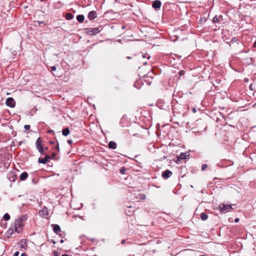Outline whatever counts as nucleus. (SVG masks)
Wrapping results in <instances>:
<instances>
[{
    "mask_svg": "<svg viewBox=\"0 0 256 256\" xmlns=\"http://www.w3.org/2000/svg\"><path fill=\"white\" fill-rule=\"evenodd\" d=\"M14 228L12 226L8 230L9 232H11L12 233L13 232L14 228L15 232L18 233H20L22 232V228L23 226L22 223L21 222V220L20 219H16L14 222Z\"/></svg>",
    "mask_w": 256,
    "mask_h": 256,
    "instance_id": "nucleus-1",
    "label": "nucleus"
},
{
    "mask_svg": "<svg viewBox=\"0 0 256 256\" xmlns=\"http://www.w3.org/2000/svg\"><path fill=\"white\" fill-rule=\"evenodd\" d=\"M232 209L230 205H226L225 204H222L220 205V211L222 213H226L230 212Z\"/></svg>",
    "mask_w": 256,
    "mask_h": 256,
    "instance_id": "nucleus-2",
    "label": "nucleus"
},
{
    "mask_svg": "<svg viewBox=\"0 0 256 256\" xmlns=\"http://www.w3.org/2000/svg\"><path fill=\"white\" fill-rule=\"evenodd\" d=\"M6 104L7 106L13 108L16 106V102L12 98H8L6 100Z\"/></svg>",
    "mask_w": 256,
    "mask_h": 256,
    "instance_id": "nucleus-3",
    "label": "nucleus"
},
{
    "mask_svg": "<svg viewBox=\"0 0 256 256\" xmlns=\"http://www.w3.org/2000/svg\"><path fill=\"white\" fill-rule=\"evenodd\" d=\"M40 215L45 218H48V212L47 208H44L39 212Z\"/></svg>",
    "mask_w": 256,
    "mask_h": 256,
    "instance_id": "nucleus-4",
    "label": "nucleus"
},
{
    "mask_svg": "<svg viewBox=\"0 0 256 256\" xmlns=\"http://www.w3.org/2000/svg\"><path fill=\"white\" fill-rule=\"evenodd\" d=\"M172 174V172H171L170 170H164L162 173V177L164 179V180H166L168 179V178H169L170 176H171Z\"/></svg>",
    "mask_w": 256,
    "mask_h": 256,
    "instance_id": "nucleus-5",
    "label": "nucleus"
},
{
    "mask_svg": "<svg viewBox=\"0 0 256 256\" xmlns=\"http://www.w3.org/2000/svg\"><path fill=\"white\" fill-rule=\"evenodd\" d=\"M97 17V14L96 11L92 10L90 12L88 16V18L90 20H94Z\"/></svg>",
    "mask_w": 256,
    "mask_h": 256,
    "instance_id": "nucleus-6",
    "label": "nucleus"
},
{
    "mask_svg": "<svg viewBox=\"0 0 256 256\" xmlns=\"http://www.w3.org/2000/svg\"><path fill=\"white\" fill-rule=\"evenodd\" d=\"M52 226L53 228L54 232L57 234H60V233L61 232L60 228L58 224H52Z\"/></svg>",
    "mask_w": 256,
    "mask_h": 256,
    "instance_id": "nucleus-7",
    "label": "nucleus"
},
{
    "mask_svg": "<svg viewBox=\"0 0 256 256\" xmlns=\"http://www.w3.org/2000/svg\"><path fill=\"white\" fill-rule=\"evenodd\" d=\"M162 5L161 2L159 0H156L152 4V7L156 10L159 9Z\"/></svg>",
    "mask_w": 256,
    "mask_h": 256,
    "instance_id": "nucleus-8",
    "label": "nucleus"
},
{
    "mask_svg": "<svg viewBox=\"0 0 256 256\" xmlns=\"http://www.w3.org/2000/svg\"><path fill=\"white\" fill-rule=\"evenodd\" d=\"M100 32L98 28H91L90 29L88 33L91 35H94L98 34Z\"/></svg>",
    "mask_w": 256,
    "mask_h": 256,
    "instance_id": "nucleus-9",
    "label": "nucleus"
},
{
    "mask_svg": "<svg viewBox=\"0 0 256 256\" xmlns=\"http://www.w3.org/2000/svg\"><path fill=\"white\" fill-rule=\"evenodd\" d=\"M42 141L41 138H38L36 140V148L37 150L42 147Z\"/></svg>",
    "mask_w": 256,
    "mask_h": 256,
    "instance_id": "nucleus-10",
    "label": "nucleus"
},
{
    "mask_svg": "<svg viewBox=\"0 0 256 256\" xmlns=\"http://www.w3.org/2000/svg\"><path fill=\"white\" fill-rule=\"evenodd\" d=\"M108 148L111 149H116L117 146V144L114 141H110L108 144Z\"/></svg>",
    "mask_w": 256,
    "mask_h": 256,
    "instance_id": "nucleus-11",
    "label": "nucleus"
},
{
    "mask_svg": "<svg viewBox=\"0 0 256 256\" xmlns=\"http://www.w3.org/2000/svg\"><path fill=\"white\" fill-rule=\"evenodd\" d=\"M188 152H182L179 156L180 160H185L189 156Z\"/></svg>",
    "mask_w": 256,
    "mask_h": 256,
    "instance_id": "nucleus-12",
    "label": "nucleus"
},
{
    "mask_svg": "<svg viewBox=\"0 0 256 256\" xmlns=\"http://www.w3.org/2000/svg\"><path fill=\"white\" fill-rule=\"evenodd\" d=\"M28 174L26 172H24L20 174V178L21 180H24L28 178Z\"/></svg>",
    "mask_w": 256,
    "mask_h": 256,
    "instance_id": "nucleus-13",
    "label": "nucleus"
},
{
    "mask_svg": "<svg viewBox=\"0 0 256 256\" xmlns=\"http://www.w3.org/2000/svg\"><path fill=\"white\" fill-rule=\"evenodd\" d=\"M84 16L82 14H79L76 16V20L79 22H82L84 20Z\"/></svg>",
    "mask_w": 256,
    "mask_h": 256,
    "instance_id": "nucleus-14",
    "label": "nucleus"
},
{
    "mask_svg": "<svg viewBox=\"0 0 256 256\" xmlns=\"http://www.w3.org/2000/svg\"><path fill=\"white\" fill-rule=\"evenodd\" d=\"M208 214L205 212H202L200 214V218L202 220H206L208 219Z\"/></svg>",
    "mask_w": 256,
    "mask_h": 256,
    "instance_id": "nucleus-15",
    "label": "nucleus"
},
{
    "mask_svg": "<svg viewBox=\"0 0 256 256\" xmlns=\"http://www.w3.org/2000/svg\"><path fill=\"white\" fill-rule=\"evenodd\" d=\"M65 18L67 20H71L74 18V16L71 13H67Z\"/></svg>",
    "mask_w": 256,
    "mask_h": 256,
    "instance_id": "nucleus-16",
    "label": "nucleus"
},
{
    "mask_svg": "<svg viewBox=\"0 0 256 256\" xmlns=\"http://www.w3.org/2000/svg\"><path fill=\"white\" fill-rule=\"evenodd\" d=\"M70 134V130L68 128H65L62 130V134L64 136H67Z\"/></svg>",
    "mask_w": 256,
    "mask_h": 256,
    "instance_id": "nucleus-17",
    "label": "nucleus"
},
{
    "mask_svg": "<svg viewBox=\"0 0 256 256\" xmlns=\"http://www.w3.org/2000/svg\"><path fill=\"white\" fill-rule=\"evenodd\" d=\"M38 162L39 163L42 164H46L47 162L46 160L45 159V158H39L38 159Z\"/></svg>",
    "mask_w": 256,
    "mask_h": 256,
    "instance_id": "nucleus-18",
    "label": "nucleus"
},
{
    "mask_svg": "<svg viewBox=\"0 0 256 256\" xmlns=\"http://www.w3.org/2000/svg\"><path fill=\"white\" fill-rule=\"evenodd\" d=\"M126 168L124 167H122L120 168V172L121 174H124L126 173Z\"/></svg>",
    "mask_w": 256,
    "mask_h": 256,
    "instance_id": "nucleus-19",
    "label": "nucleus"
},
{
    "mask_svg": "<svg viewBox=\"0 0 256 256\" xmlns=\"http://www.w3.org/2000/svg\"><path fill=\"white\" fill-rule=\"evenodd\" d=\"M3 218L6 220H8L10 219V216L8 214H5L3 216Z\"/></svg>",
    "mask_w": 256,
    "mask_h": 256,
    "instance_id": "nucleus-20",
    "label": "nucleus"
},
{
    "mask_svg": "<svg viewBox=\"0 0 256 256\" xmlns=\"http://www.w3.org/2000/svg\"><path fill=\"white\" fill-rule=\"evenodd\" d=\"M38 150L39 152L40 153L42 154L46 155L44 153V149L42 147L38 149Z\"/></svg>",
    "mask_w": 256,
    "mask_h": 256,
    "instance_id": "nucleus-21",
    "label": "nucleus"
},
{
    "mask_svg": "<svg viewBox=\"0 0 256 256\" xmlns=\"http://www.w3.org/2000/svg\"><path fill=\"white\" fill-rule=\"evenodd\" d=\"M10 176H11L12 177V178H14L13 180H10L12 181V182H14L15 181V177L16 176V174H15V172H11L10 174Z\"/></svg>",
    "mask_w": 256,
    "mask_h": 256,
    "instance_id": "nucleus-22",
    "label": "nucleus"
},
{
    "mask_svg": "<svg viewBox=\"0 0 256 256\" xmlns=\"http://www.w3.org/2000/svg\"><path fill=\"white\" fill-rule=\"evenodd\" d=\"M56 143H57L56 145L53 146V148L55 150L59 152V150H60L59 144H58V142H56Z\"/></svg>",
    "mask_w": 256,
    "mask_h": 256,
    "instance_id": "nucleus-23",
    "label": "nucleus"
},
{
    "mask_svg": "<svg viewBox=\"0 0 256 256\" xmlns=\"http://www.w3.org/2000/svg\"><path fill=\"white\" fill-rule=\"evenodd\" d=\"M18 219H20L21 220V222L22 223L26 219V216H22L21 217L18 218Z\"/></svg>",
    "mask_w": 256,
    "mask_h": 256,
    "instance_id": "nucleus-24",
    "label": "nucleus"
},
{
    "mask_svg": "<svg viewBox=\"0 0 256 256\" xmlns=\"http://www.w3.org/2000/svg\"><path fill=\"white\" fill-rule=\"evenodd\" d=\"M219 22V18L217 16H216L213 18L214 22Z\"/></svg>",
    "mask_w": 256,
    "mask_h": 256,
    "instance_id": "nucleus-25",
    "label": "nucleus"
},
{
    "mask_svg": "<svg viewBox=\"0 0 256 256\" xmlns=\"http://www.w3.org/2000/svg\"><path fill=\"white\" fill-rule=\"evenodd\" d=\"M45 156H46L44 158L46 160L47 162L48 161H49L50 160L52 159V158L50 156L48 155H46V154Z\"/></svg>",
    "mask_w": 256,
    "mask_h": 256,
    "instance_id": "nucleus-26",
    "label": "nucleus"
},
{
    "mask_svg": "<svg viewBox=\"0 0 256 256\" xmlns=\"http://www.w3.org/2000/svg\"><path fill=\"white\" fill-rule=\"evenodd\" d=\"M139 196H140V200H144L146 198V196L144 194H140Z\"/></svg>",
    "mask_w": 256,
    "mask_h": 256,
    "instance_id": "nucleus-27",
    "label": "nucleus"
},
{
    "mask_svg": "<svg viewBox=\"0 0 256 256\" xmlns=\"http://www.w3.org/2000/svg\"><path fill=\"white\" fill-rule=\"evenodd\" d=\"M207 167H208V166L206 164H204L202 165L201 169L202 170H204Z\"/></svg>",
    "mask_w": 256,
    "mask_h": 256,
    "instance_id": "nucleus-28",
    "label": "nucleus"
},
{
    "mask_svg": "<svg viewBox=\"0 0 256 256\" xmlns=\"http://www.w3.org/2000/svg\"><path fill=\"white\" fill-rule=\"evenodd\" d=\"M178 74H179V75H180V76H184V74L185 72H184V70H180V71L179 72Z\"/></svg>",
    "mask_w": 256,
    "mask_h": 256,
    "instance_id": "nucleus-29",
    "label": "nucleus"
},
{
    "mask_svg": "<svg viewBox=\"0 0 256 256\" xmlns=\"http://www.w3.org/2000/svg\"><path fill=\"white\" fill-rule=\"evenodd\" d=\"M30 126L29 124H26L24 126V129L26 130H28L30 128Z\"/></svg>",
    "mask_w": 256,
    "mask_h": 256,
    "instance_id": "nucleus-30",
    "label": "nucleus"
},
{
    "mask_svg": "<svg viewBox=\"0 0 256 256\" xmlns=\"http://www.w3.org/2000/svg\"><path fill=\"white\" fill-rule=\"evenodd\" d=\"M50 70L52 71H55L56 70V66H52L50 67Z\"/></svg>",
    "mask_w": 256,
    "mask_h": 256,
    "instance_id": "nucleus-31",
    "label": "nucleus"
},
{
    "mask_svg": "<svg viewBox=\"0 0 256 256\" xmlns=\"http://www.w3.org/2000/svg\"><path fill=\"white\" fill-rule=\"evenodd\" d=\"M54 256H58V252L57 251H54Z\"/></svg>",
    "mask_w": 256,
    "mask_h": 256,
    "instance_id": "nucleus-32",
    "label": "nucleus"
},
{
    "mask_svg": "<svg viewBox=\"0 0 256 256\" xmlns=\"http://www.w3.org/2000/svg\"><path fill=\"white\" fill-rule=\"evenodd\" d=\"M19 255V252L18 251H16L14 252V256H18Z\"/></svg>",
    "mask_w": 256,
    "mask_h": 256,
    "instance_id": "nucleus-33",
    "label": "nucleus"
},
{
    "mask_svg": "<svg viewBox=\"0 0 256 256\" xmlns=\"http://www.w3.org/2000/svg\"><path fill=\"white\" fill-rule=\"evenodd\" d=\"M68 144H71L72 143V140H68Z\"/></svg>",
    "mask_w": 256,
    "mask_h": 256,
    "instance_id": "nucleus-34",
    "label": "nucleus"
},
{
    "mask_svg": "<svg viewBox=\"0 0 256 256\" xmlns=\"http://www.w3.org/2000/svg\"><path fill=\"white\" fill-rule=\"evenodd\" d=\"M56 153L53 152V153L52 154V156H51V157L52 158H54V156H56Z\"/></svg>",
    "mask_w": 256,
    "mask_h": 256,
    "instance_id": "nucleus-35",
    "label": "nucleus"
},
{
    "mask_svg": "<svg viewBox=\"0 0 256 256\" xmlns=\"http://www.w3.org/2000/svg\"><path fill=\"white\" fill-rule=\"evenodd\" d=\"M234 221H235V222H238V221H239V218H236L235 219Z\"/></svg>",
    "mask_w": 256,
    "mask_h": 256,
    "instance_id": "nucleus-36",
    "label": "nucleus"
},
{
    "mask_svg": "<svg viewBox=\"0 0 256 256\" xmlns=\"http://www.w3.org/2000/svg\"><path fill=\"white\" fill-rule=\"evenodd\" d=\"M20 256H26L25 253H22L21 254Z\"/></svg>",
    "mask_w": 256,
    "mask_h": 256,
    "instance_id": "nucleus-37",
    "label": "nucleus"
},
{
    "mask_svg": "<svg viewBox=\"0 0 256 256\" xmlns=\"http://www.w3.org/2000/svg\"><path fill=\"white\" fill-rule=\"evenodd\" d=\"M51 242L54 244L56 243L55 241L54 240H52Z\"/></svg>",
    "mask_w": 256,
    "mask_h": 256,
    "instance_id": "nucleus-38",
    "label": "nucleus"
},
{
    "mask_svg": "<svg viewBox=\"0 0 256 256\" xmlns=\"http://www.w3.org/2000/svg\"><path fill=\"white\" fill-rule=\"evenodd\" d=\"M61 256H69V255L66 254H64L62 255Z\"/></svg>",
    "mask_w": 256,
    "mask_h": 256,
    "instance_id": "nucleus-39",
    "label": "nucleus"
},
{
    "mask_svg": "<svg viewBox=\"0 0 256 256\" xmlns=\"http://www.w3.org/2000/svg\"><path fill=\"white\" fill-rule=\"evenodd\" d=\"M50 143L52 144H54L55 142H50Z\"/></svg>",
    "mask_w": 256,
    "mask_h": 256,
    "instance_id": "nucleus-40",
    "label": "nucleus"
},
{
    "mask_svg": "<svg viewBox=\"0 0 256 256\" xmlns=\"http://www.w3.org/2000/svg\"><path fill=\"white\" fill-rule=\"evenodd\" d=\"M254 46L256 47V40L255 41Z\"/></svg>",
    "mask_w": 256,
    "mask_h": 256,
    "instance_id": "nucleus-41",
    "label": "nucleus"
},
{
    "mask_svg": "<svg viewBox=\"0 0 256 256\" xmlns=\"http://www.w3.org/2000/svg\"><path fill=\"white\" fill-rule=\"evenodd\" d=\"M124 242H125V240H122V244H124Z\"/></svg>",
    "mask_w": 256,
    "mask_h": 256,
    "instance_id": "nucleus-42",
    "label": "nucleus"
},
{
    "mask_svg": "<svg viewBox=\"0 0 256 256\" xmlns=\"http://www.w3.org/2000/svg\"><path fill=\"white\" fill-rule=\"evenodd\" d=\"M60 242L61 243L63 242H64V240H60Z\"/></svg>",
    "mask_w": 256,
    "mask_h": 256,
    "instance_id": "nucleus-43",
    "label": "nucleus"
},
{
    "mask_svg": "<svg viewBox=\"0 0 256 256\" xmlns=\"http://www.w3.org/2000/svg\"><path fill=\"white\" fill-rule=\"evenodd\" d=\"M48 132H51L52 130H49Z\"/></svg>",
    "mask_w": 256,
    "mask_h": 256,
    "instance_id": "nucleus-44",
    "label": "nucleus"
},
{
    "mask_svg": "<svg viewBox=\"0 0 256 256\" xmlns=\"http://www.w3.org/2000/svg\"><path fill=\"white\" fill-rule=\"evenodd\" d=\"M127 58H128V59H130V56H128V57H127Z\"/></svg>",
    "mask_w": 256,
    "mask_h": 256,
    "instance_id": "nucleus-45",
    "label": "nucleus"
},
{
    "mask_svg": "<svg viewBox=\"0 0 256 256\" xmlns=\"http://www.w3.org/2000/svg\"><path fill=\"white\" fill-rule=\"evenodd\" d=\"M151 83H152V82H150L149 84H150Z\"/></svg>",
    "mask_w": 256,
    "mask_h": 256,
    "instance_id": "nucleus-46",
    "label": "nucleus"
},
{
    "mask_svg": "<svg viewBox=\"0 0 256 256\" xmlns=\"http://www.w3.org/2000/svg\"><path fill=\"white\" fill-rule=\"evenodd\" d=\"M206 256V255H202V256Z\"/></svg>",
    "mask_w": 256,
    "mask_h": 256,
    "instance_id": "nucleus-47",
    "label": "nucleus"
}]
</instances>
